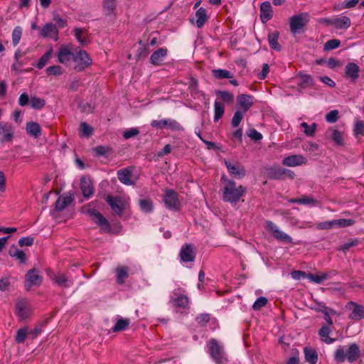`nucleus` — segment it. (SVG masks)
Masks as SVG:
<instances>
[{"label":"nucleus","mask_w":364,"mask_h":364,"mask_svg":"<svg viewBox=\"0 0 364 364\" xmlns=\"http://www.w3.org/2000/svg\"><path fill=\"white\" fill-rule=\"evenodd\" d=\"M221 181L224 182L223 188V201L236 204L245 194L246 187L242 185L237 186L234 181L228 179L225 176H222Z\"/></svg>","instance_id":"obj_1"},{"label":"nucleus","mask_w":364,"mask_h":364,"mask_svg":"<svg viewBox=\"0 0 364 364\" xmlns=\"http://www.w3.org/2000/svg\"><path fill=\"white\" fill-rule=\"evenodd\" d=\"M91 203L84 205L81 208L80 211L83 214L88 215L102 231L109 232L111 231V225L109 221L97 210L90 208Z\"/></svg>","instance_id":"obj_2"},{"label":"nucleus","mask_w":364,"mask_h":364,"mask_svg":"<svg viewBox=\"0 0 364 364\" xmlns=\"http://www.w3.org/2000/svg\"><path fill=\"white\" fill-rule=\"evenodd\" d=\"M309 22V14L301 13L294 15L289 18V28L291 33L296 34L302 31Z\"/></svg>","instance_id":"obj_3"},{"label":"nucleus","mask_w":364,"mask_h":364,"mask_svg":"<svg viewBox=\"0 0 364 364\" xmlns=\"http://www.w3.org/2000/svg\"><path fill=\"white\" fill-rule=\"evenodd\" d=\"M265 228L271 232L272 237L277 240L287 244H291L293 242L292 237L282 231L273 222L270 220L266 221Z\"/></svg>","instance_id":"obj_4"},{"label":"nucleus","mask_w":364,"mask_h":364,"mask_svg":"<svg viewBox=\"0 0 364 364\" xmlns=\"http://www.w3.org/2000/svg\"><path fill=\"white\" fill-rule=\"evenodd\" d=\"M268 178L273 180L294 179L295 173L289 169L279 166H272L267 170Z\"/></svg>","instance_id":"obj_5"},{"label":"nucleus","mask_w":364,"mask_h":364,"mask_svg":"<svg viewBox=\"0 0 364 364\" xmlns=\"http://www.w3.org/2000/svg\"><path fill=\"white\" fill-rule=\"evenodd\" d=\"M73 61L75 63V70L80 72L90 66L92 63V58L88 53L82 50H80L73 56Z\"/></svg>","instance_id":"obj_6"},{"label":"nucleus","mask_w":364,"mask_h":364,"mask_svg":"<svg viewBox=\"0 0 364 364\" xmlns=\"http://www.w3.org/2000/svg\"><path fill=\"white\" fill-rule=\"evenodd\" d=\"M210 353L212 358L218 364H224L228 361L223 346H220L214 338L210 341Z\"/></svg>","instance_id":"obj_7"},{"label":"nucleus","mask_w":364,"mask_h":364,"mask_svg":"<svg viewBox=\"0 0 364 364\" xmlns=\"http://www.w3.org/2000/svg\"><path fill=\"white\" fill-rule=\"evenodd\" d=\"M164 201L166 208L170 210H178L180 209L181 203L178 200V193L172 189L165 191Z\"/></svg>","instance_id":"obj_8"},{"label":"nucleus","mask_w":364,"mask_h":364,"mask_svg":"<svg viewBox=\"0 0 364 364\" xmlns=\"http://www.w3.org/2000/svg\"><path fill=\"white\" fill-rule=\"evenodd\" d=\"M152 127L163 129L168 127L171 131H181L183 130L182 126L175 119H166L161 120H153L151 122Z\"/></svg>","instance_id":"obj_9"},{"label":"nucleus","mask_w":364,"mask_h":364,"mask_svg":"<svg viewBox=\"0 0 364 364\" xmlns=\"http://www.w3.org/2000/svg\"><path fill=\"white\" fill-rule=\"evenodd\" d=\"M360 68L355 63H348L345 66L343 77L350 82L355 83L360 76Z\"/></svg>","instance_id":"obj_10"},{"label":"nucleus","mask_w":364,"mask_h":364,"mask_svg":"<svg viewBox=\"0 0 364 364\" xmlns=\"http://www.w3.org/2000/svg\"><path fill=\"white\" fill-rule=\"evenodd\" d=\"M15 313L20 320L27 318L31 313L29 302L26 299L18 300L15 304Z\"/></svg>","instance_id":"obj_11"},{"label":"nucleus","mask_w":364,"mask_h":364,"mask_svg":"<svg viewBox=\"0 0 364 364\" xmlns=\"http://www.w3.org/2000/svg\"><path fill=\"white\" fill-rule=\"evenodd\" d=\"M225 166L229 173L235 178H242L246 174L245 167L237 161H225Z\"/></svg>","instance_id":"obj_12"},{"label":"nucleus","mask_w":364,"mask_h":364,"mask_svg":"<svg viewBox=\"0 0 364 364\" xmlns=\"http://www.w3.org/2000/svg\"><path fill=\"white\" fill-rule=\"evenodd\" d=\"M254 97L250 95L240 94L237 96V106L238 109L247 112L254 105Z\"/></svg>","instance_id":"obj_13"},{"label":"nucleus","mask_w":364,"mask_h":364,"mask_svg":"<svg viewBox=\"0 0 364 364\" xmlns=\"http://www.w3.org/2000/svg\"><path fill=\"white\" fill-rule=\"evenodd\" d=\"M106 202L110 205L112 210L117 215L121 216L124 210V204L119 196H107Z\"/></svg>","instance_id":"obj_14"},{"label":"nucleus","mask_w":364,"mask_h":364,"mask_svg":"<svg viewBox=\"0 0 364 364\" xmlns=\"http://www.w3.org/2000/svg\"><path fill=\"white\" fill-rule=\"evenodd\" d=\"M180 259L184 262H191L196 259V252L192 244H186L182 246L180 251Z\"/></svg>","instance_id":"obj_15"},{"label":"nucleus","mask_w":364,"mask_h":364,"mask_svg":"<svg viewBox=\"0 0 364 364\" xmlns=\"http://www.w3.org/2000/svg\"><path fill=\"white\" fill-rule=\"evenodd\" d=\"M80 190L83 196L90 198L94 193V186L92 181L89 177L82 176L80 183Z\"/></svg>","instance_id":"obj_16"},{"label":"nucleus","mask_w":364,"mask_h":364,"mask_svg":"<svg viewBox=\"0 0 364 364\" xmlns=\"http://www.w3.org/2000/svg\"><path fill=\"white\" fill-rule=\"evenodd\" d=\"M42 282V277L38 274L36 269H30L26 274L25 287L28 290L32 286H39Z\"/></svg>","instance_id":"obj_17"},{"label":"nucleus","mask_w":364,"mask_h":364,"mask_svg":"<svg viewBox=\"0 0 364 364\" xmlns=\"http://www.w3.org/2000/svg\"><path fill=\"white\" fill-rule=\"evenodd\" d=\"M14 128L8 123L0 124V141L9 142L13 140Z\"/></svg>","instance_id":"obj_18"},{"label":"nucleus","mask_w":364,"mask_h":364,"mask_svg":"<svg viewBox=\"0 0 364 364\" xmlns=\"http://www.w3.org/2000/svg\"><path fill=\"white\" fill-rule=\"evenodd\" d=\"M307 163L306 159L300 154L291 155L285 157L282 160V164L287 166H296L306 164Z\"/></svg>","instance_id":"obj_19"},{"label":"nucleus","mask_w":364,"mask_h":364,"mask_svg":"<svg viewBox=\"0 0 364 364\" xmlns=\"http://www.w3.org/2000/svg\"><path fill=\"white\" fill-rule=\"evenodd\" d=\"M40 35L43 38H50L56 41L58 38V30L55 24L48 23L42 27Z\"/></svg>","instance_id":"obj_20"},{"label":"nucleus","mask_w":364,"mask_h":364,"mask_svg":"<svg viewBox=\"0 0 364 364\" xmlns=\"http://www.w3.org/2000/svg\"><path fill=\"white\" fill-rule=\"evenodd\" d=\"M133 172V167L128 166L124 168L119 169L117 171V177L119 181L125 185H134V183L131 180Z\"/></svg>","instance_id":"obj_21"},{"label":"nucleus","mask_w":364,"mask_h":364,"mask_svg":"<svg viewBox=\"0 0 364 364\" xmlns=\"http://www.w3.org/2000/svg\"><path fill=\"white\" fill-rule=\"evenodd\" d=\"M260 19L263 23L269 21L273 16V11L269 1L262 2L260 5Z\"/></svg>","instance_id":"obj_22"},{"label":"nucleus","mask_w":364,"mask_h":364,"mask_svg":"<svg viewBox=\"0 0 364 364\" xmlns=\"http://www.w3.org/2000/svg\"><path fill=\"white\" fill-rule=\"evenodd\" d=\"M74 53H73L67 46H62L58 53V62L65 64L71 59L73 60Z\"/></svg>","instance_id":"obj_23"},{"label":"nucleus","mask_w":364,"mask_h":364,"mask_svg":"<svg viewBox=\"0 0 364 364\" xmlns=\"http://www.w3.org/2000/svg\"><path fill=\"white\" fill-rule=\"evenodd\" d=\"M360 356V350L359 346L356 343H352L349 346L346 350V360L349 363H353Z\"/></svg>","instance_id":"obj_24"},{"label":"nucleus","mask_w":364,"mask_h":364,"mask_svg":"<svg viewBox=\"0 0 364 364\" xmlns=\"http://www.w3.org/2000/svg\"><path fill=\"white\" fill-rule=\"evenodd\" d=\"M168 50L166 48H161L154 51L150 57V63L154 65H160L166 56Z\"/></svg>","instance_id":"obj_25"},{"label":"nucleus","mask_w":364,"mask_h":364,"mask_svg":"<svg viewBox=\"0 0 364 364\" xmlns=\"http://www.w3.org/2000/svg\"><path fill=\"white\" fill-rule=\"evenodd\" d=\"M348 306H353V310L349 318L353 320H360L364 318V306L359 305L353 301L348 303Z\"/></svg>","instance_id":"obj_26"},{"label":"nucleus","mask_w":364,"mask_h":364,"mask_svg":"<svg viewBox=\"0 0 364 364\" xmlns=\"http://www.w3.org/2000/svg\"><path fill=\"white\" fill-rule=\"evenodd\" d=\"M26 130L28 135L34 138H38L41 135V128L40 125L33 121L28 122L26 124Z\"/></svg>","instance_id":"obj_27"},{"label":"nucleus","mask_w":364,"mask_h":364,"mask_svg":"<svg viewBox=\"0 0 364 364\" xmlns=\"http://www.w3.org/2000/svg\"><path fill=\"white\" fill-rule=\"evenodd\" d=\"M351 25V21L349 17L342 16L333 18V27L336 29H347Z\"/></svg>","instance_id":"obj_28"},{"label":"nucleus","mask_w":364,"mask_h":364,"mask_svg":"<svg viewBox=\"0 0 364 364\" xmlns=\"http://www.w3.org/2000/svg\"><path fill=\"white\" fill-rule=\"evenodd\" d=\"M326 134H329L331 139L334 141L336 145L343 146V134L339 130L330 128L328 129Z\"/></svg>","instance_id":"obj_29"},{"label":"nucleus","mask_w":364,"mask_h":364,"mask_svg":"<svg viewBox=\"0 0 364 364\" xmlns=\"http://www.w3.org/2000/svg\"><path fill=\"white\" fill-rule=\"evenodd\" d=\"M174 297H172L171 300L174 304V306L180 308H188L189 300L187 296L181 294H177L173 292Z\"/></svg>","instance_id":"obj_30"},{"label":"nucleus","mask_w":364,"mask_h":364,"mask_svg":"<svg viewBox=\"0 0 364 364\" xmlns=\"http://www.w3.org/2000/svg\"><path fill=\"white\" fill-rule=\"evenodd\" d=\"M71 196H61L55 202V210L58 212L63 210L68 205L73 202Z\"/></svg>","instance_id":"obj_31"},{"label":"nucleus","mask_w":364,"mask_h":364,"mask_svg":"<svg viewBox=\"0 0 364 364\" xmlns=\"http://www.w3.org/2000/svg\"><path fill=\"white\" fill-rule=\"evenodd\" d=\"M74 36L82 46H85L88 43L87 30L76 28L74 29Z\"/></svg>","instance_id":"obj_32"},{"label":"nucleus","mask_w":364,"mask_h":364,"mask_svg":"<svg viewBox=\"0 0 364 364\" xmlns=\"http://www.w3.org/2000/svg\"><path fill=\"white\" fill-rule=\"evenodd\" d=\"M196 16L197 18L196 26L198 28H200L208 20L206 10L203 7L199 8L196 13Z\"/></svg>","instance_id":"obj_33"},{"label":"nucleus","mask_w":364,"mask_h":364,"mask_svg":"<svg viewBox=\"0 0 364 364\" xmlns=\"http://www.w3.org/2000/svg\"><path fill=\"white\" fill-rule=\"evenodd\" d=\"M279 32L274 31L272 33H269L268 35V41L269 43L270 47L277 51H280L282 48L279 45L278 40H279Z\"/></svg>","instance_id":"obj_34"},{"label":"nucleus","mask_w":364,"mask_h":364,"mask_svg":"<svg viewBox=\"0 0 364 364\" xmlns=\"http://www.w3.org/2000/svg\"><path fill=\"white\" fill-rule=\"evenodd\" d=\"M331 331L329 327L326 326H322L318 331V335L320 336L321 340L327 344H331L336 341L335 338L329 337Z\"/></svg>","instance_id":"obj_35"},{"label":"nucleus","mask_w":364,"mask_h":364,"mask_svg":"<svg viewBox=\"0 0 364 364\" xmlns=\"http://www.w3.org/2000/svg\"><path fill=\"white\" fill-rule=\"evenodd\" d=\"M9 254L11 257H16L18 259L21 263H25L26 257L23 250L18 249L15 246H12L9 251Z\"/></svg>","instance_id":"obj_36"},{"label":"nucleus","mask_w":364,"mask_h":364,"mask_svg":"<svg viewBox=\"0 0 364 364\" xmlns=\"http://www.w3.org/2000/svg\"><path fill=\"white\" fill-rule=\"evenodd\" d=\"M304 357L306 362L310 363H316L318 361L317 352L314 349L308 348H304Z\"/></svg>","instance_id":"obj_37"},{"label":"nucleus","mask_w":364,"mask_h":364,"mask_svg":"<svg viewBox=\"0 0 364 364\" xmlns=\"http://www.w3.org/2000/svg\"><path fill=\"white\" fill-rule=\"evenodd\" d=\"M48 319H46L41 321L38 326L33 329L28 331V336H31V339H34L43 331V328L47 325Z\"/></svg>","instance_id":"obj_38"},{"label":"nucleus","mask_w":364,"mask_h":364,"mask_svg":"<svg viewBox=\"0 0 364 364\" xmlns=\"http://www.w3.org/2000/svg\"><path fill=\"white\" fill-rule=\"evenodd\" d=\"M130 323V320L129 318H119L116 322V324L112 328L113 332H119L124 331L126 329Z\"/></svg>","instance_id":"obj_39"},{"label":"nucleus","mask_w":364,"mask_h":364,"mask_svg":"<svg viewBox=\"0 0 364 364\" xmlns=\"http://www.w3.org/2000/svg\"><path fill=\"white\" fill-rule=\"evenodd\" d=\"M117 272V282L119 284L124 282L125 279L128 277L127 268L125 267H119L116 269Z\"/></svg>","instance_id":"obj_40"},{"label":"nucleus","mask_w":364,"mask_h":364,"mask_svg":"<svg viewBox=\"0 0 364 364\" xmlns=\"http://www.w3.org/2000/svg\"><path fill=\"white\" fill-rule=\"evenodd\" d=\"M214 111H215V115H214V120L218 121L220 119L222 118L224 112H225V106L223 103L215 101L214 104Z\"/></svg>","instance_id":"obj_41"},{"label":"nucleus","mask_w":364,"mask_h":364,"mask_svg":"<svg viewBox=\"0 0 364 364\" xmlns=\"http://www.w3.org/2000/svg\"><path fill=\"white\" fill-rule=\"evenodd\" d=\"M31 107L35 109H40L46 105V101L43 98L33 96L30 99Z\"/></svg>","instance_id":"obj_42"},{"label":"nucleus","mask_w":364,"mask_h":364,"mask_svg":"<svg viewBox=\"0 0 364 364\" xmlns=\"http://www.w3.org/2000/svg\"><path fill=\"white\" fill-rule=\"evenodd\" d=\"M28 336V329L27 327L19 328L15 336V341L17 343H22L25 341L26 336Z\"/></svg>","instance_id":"obj_43"},{"label":"nucleus","mask_w":364,"mask_h":364,"mask_svg":"<svg viewBox=\"0 0 364 364\" xmlns=\"http://www.w3.org/2000/svg\"><path fill=\"white\" fill-rule=\"evenodd\" d=\"M213 76L218 79L232 78L233 75L227 70L218 69L213 70Z\"/></svg>","instance_id":"obj_44"},{"label":"nucleus","mask_w":364,"mask_h":364,"mask_svg":"<svg viewBox=\"0 0 364 364\" xmlns=\"http://www.w3.org/2000/svg\"><path fill=\"white\" fill-rule=\"evenodd\" d=\"M139 48L136 50V58L140 59L141 58H144L147 56L149 54V48L146 45H145L141 40L139 41Z\"/></svg>","instance_id":"obj_45"},{"label":"nucleus","mask_w":364,"mask_h":364,"mask_svg":"<svg viewBox=\"0 0 364 364\" xmlns=\"http://www.w3.org/2000/svg\"><path fill=\"white\" fill-rule=\"evenodd\" d=\"M301 127L304 129V132L306 136H313L315 134L317 125L316 123L309 125L306 122H302Z\"/></svg>","instance_id":"obj_46"},{"label":"nucleus","mask_w":364,"mask_h":364,"mask_svg":"<svg viewBox=\"0 0 364 364\" xmlns=\"http://www.w3.org/2000/svg\"><path fill=\"white\" fill-rule=\"evenodd\" d=\"M245 113V112H244L240 109H237L235 112L233 117L232 119V121H231V124L233 127H237L240 125L241 121L242 120V119L244 117Z\"/></svg>","instance_id":"obj_47"},{"label":"nucleus","mask_w":364,"mask_h":364,"mask_svg":"<svg viewBox=\"0 0 364 364\" xmlns=\"http://www.w3.org/2000/svg\"><path fill=\"white\" fill-rule=\"evenodd\" d=\"M328 274L326 273H322L321 274H309L307 278L316 284H321L325 279H328Z\"/></svg>","instance_id":"obj_48"},{"label":"nucleus","mask_w":364,"mask_h":364,"mask_svg":"<svg viewBox=\"0 0 364 364\" xmlns=\"http://www.w3.org/2000/svg\"><path fill=\"white\" fill-rule=\"evenodd\" d=\"M301 81L299 84L300 89H305L313 85V80L309 75H303L301 77Z\"/></svg>","instance_id":"obj_49"},{"label":"nucleus","mask_w":364,"mask_h":364,"mask_svg":"<svg viewBox=\"0 0 364 364\" xmlns=\"http://www.w3.org/2000/svg\"><path fill=\"white\" fill-rule=\"evenodd\" d=\"M332 222V227H348L350 225H352L354 223V221L350 219H338V220H331Z\"/></svg>","instance_id":"obj_50"},{"label":"nucleus","mask_w":364,"mask_h":364,"mask_svg":"<svg viewBox=\"0 0 364 364\" xmlns=\"http://www.w3.org/2000/svg\"><path fill=\"white\" fill-rule=\"evenodd\" d=\"M52 53V49L43 54L36 65L38 69H42L49 60Z\"/></svg>","instance_id":"obj_51"},{"label":"nucleus","mask_w":364,"mask_h":364,"mask_svg":"<svg viewBox=\"0 0 364 364\" xmlns=\"http://www.w3.org/2000/svg\"><path fill=\"white\" fill-rule=\"evenodd\" d=\"M360 0H346L338 7H334V9L341 10L344 9L354 8L359 2Z\"/></svg>","instance_id":"obj_52"},{"label":"nucleus","mask_w":364,"mask_h":364,"mask_svg":"<svg viewBox=\"0 0 364 364\" xmlns=\"http://www.w3.org/2000/svg\"><path fill=\"white\" fill-rule=\"evenodd\" d=\"M139 205L141 209L146 213H150L153 210V203L151 200L149 199L140 200Z\"/></svg>","instance_id":"obj_53"},{"label":"nucleus","mask_w":364,"mask_h":364,"mask_svg":"<svg viewBox=\"0 0 364 364\" xmlns=\"http://www.w3.org/2000/svg\"><path fill=\"white\" fill-rule=\"evenodd\" d=\"M81 135L83 136L89 137L93 133V129L86 122H82L80 124V129Z\"/></svg>","instance_id":"obj_54"},{"label":"nucleus","mask_w":364,"mask_h":364,"mask_svg":"<svg viewBox=\"0 0 364 364\" xmlns=\"http://www.w3.org/2000/svg\"><path fill=\"white\" fill-rule=\"evenodd\" d=\"M341 45V41L338 39L328 40L323 46V50L328 51L338 48Z\"/></svg>","instance_id":"obj_55"},{"label":"nucleus","mask_w":364,"mask_h":364,"mask_svg":"<svg viewBox=\"0 0 364 364\" xmlns=\"http://www.w3.org/2000/svg\"><path fill=\"white\" fill-rule=\"evenodd\" d=\"M354 135L358 137V135H364V122L362 120H358L353 129Z\"/></svg>","instance_id":"obj_56"},{"label":"nucleus","mask_w":364,"mask_h":364,"mask_svg":"<svg viewBox=\"0 0 364 364\" xmlns=\"http://www.w3.org/2000/svg\"><path fill=\"white\" fill-rule=\"evenodd\" d=\"M22 29L19 26H16L12 33V42L14 46H16L21 37Z\"/></svg>","instance_id":"obj_57"},{"label":"nucleus","mask_w":364,"mask_h":364,"mask_svg":"<svg viewBox=\"0 0 364 364\" xmlns=\"http://www.w3.org/2000/svg\"><path fill=\"white\" fill-rule=\"evenodd\" d=\"M334 358L338 362H344L346 359V351L343 348H338L335 352Z\"/></svg>","instance_id":"obj_58"},{"label":"nucleus","mask_w":364,"mask_h":364,"mask_svg":"<svg viewBox=\"0 0 364 364\" xmlns=\"http://www.w3.org/2000/svg\"><path fill=\"white\" fill-rule=\"evenodd\" d=\"M267 301H268L267 298L261 296L255 301L252 306V309L255 311L259 310L261 308L267 305Z\"/></svg>","instance_id":"obj_59"},{"label":"nucleus","mask_w":364,"mask_h":364,"mask_svg":"<svg viewBox=\"0 0 364 364\" xmlns=\"http://www.w3.org/2000/svg\"><path fill=\"white\" fill-rule=\"evenodd\" d=\"M46 73L49 75H60L63 73V70L60 65H53L46 68Z\"/></svg>","instance_id":"obj_60"},{"label":"nucleus","mask_w":364,"mask_h":364,"mask_svg":"<svg viewBox=\"0 0 364 364\" xmlns=\"http://www.w3.org/2000/svg\"><path fill=\"white\" fill-rule=\"evenodd\" d=\"M358 244V240L357 239L351 240L348 242H345L342 245L340 246L339 250L343 252H346L348 250L352 247H355Z\"/></svg>","instance_id":"obj_61"},{"label":"nucleus","mask_w":364,"mask_h":364,"mask_svg":"<svg viewBox=\"0 0 364 364\" xmlns=\"http://www.w3.org/2000/svg\"><path fill=\"white\" fill-rule=\"evenodd\" d=\"M338 111L336 109L329 112L326 115V119L329 123H334L338 120Z\"/></svg>","instance_id":"obj_62"},{"label":"nucleus","mask_w":364,"mask_h":364,"mask_svg":"<svg viewBox=\"0 0 364 364\" xmlns=\"http://www.w3.org/2000/svg\"><path fill=\"white\" fill-rule=\"evenodd\" d=\"M221 99L226 102H232L234 99V96L232 94L230 93L227 91H218L217 93Z\"/></svg>","instance_id":"obj_63"},{"label":"nucleus","mask_w":364,"mask_h":364,"mask_svg":"<svg viewBox=\"0 0 364 364\" xmlns=\"http://www.w3.org/2000/svg\"><path fill=\"white\" fill-rule=\"evenodd\" d=\"M116 0H104L103 4L104 8L107 11L108 14H110L113 12L115 9Z\"/></svg>","instance_id":"obj_64"}]
</instances>
